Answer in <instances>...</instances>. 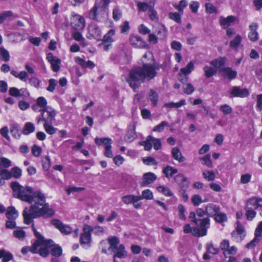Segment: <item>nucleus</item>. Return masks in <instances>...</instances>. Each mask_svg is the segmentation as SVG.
Masks as SVG:
<instances>
[{
	"label": "nucleus",
	"instance_id": "obj_1",
	"mask_svg": "<svg viewBox=\"0 0 262 262\" xmlns=\"http://www.w3.org/2000/svg\"><path fill=\"white\" fill-rule=\"evenodd\" d=\"M159 67L156 64L145 63L142 67H134L129 72L126 81L133 90L139 89L140 84L145 79L150 80L154 78L157 74L156 70Z\"/></svg>",
	"mask_w": 262,
	"mask_h": 262
},
{
	"label": "nucleus",
	"instance_id": "obj_2",
	"mask_svg": "<svg viewBox=\"0 0 262 262\" xmlns=\"http://www.w3.org/2000/svg\"><path fill=\"white\" fill-rule=\"evenodd\" d=\"M54 214L55 211L46 202L38 208H36L35 206L31 208L26 207L23 212L24 222L26 225H29L33 222L34 219L41 216L45 218L51 217Z\"/></svg>",
	"mask_w": 262,
	"mask_h": 262
},
{
	"label": "nucleus",
	"instance_id": "obj_3",
	"mask_svg": "<svg viewBox=\"0 0 262 262\" xmlns=\"http://www.w3.org/2000/svg\"><path fill=\"white\" fill-rule=\"evenodd\" d=\"M11 187L14 197L26 202L30 200V197L33 191L32 187L28 186H23L16 181L11 183Z\"/></svg>",
	"mask_w": 262,
	"mask_h": 262
},
{
	"label": "nucleus",
	"instance_id": "obj_4",
	"mask_svg": "<svg viewBox=\"0 0 262 262\" xmlns=\"http://www.w3.org/2000/svg\"><path fill=\"white\" fill-rule=\"evenodd\" d=\"M108 242L110 245L108 250L115 253V257L123 258L127 256V252L124 245L121 244L118 246L119 243L118 237L115 236L110 237L108 238Z\"/></svg>",
	"mask_w": 262,
	"mask_h": 262
},
{
	"label": "nucleus",
	"instance_id": "obj_5",
	"mask_svg": "<svg viewBox=\"0 0 262 262\" xmlns=\"http://www.w3.org/2000/svg\"><path fill=\"white\" fill-rule=\"evenodd\" d=\"M262 208V199L253 197L248 199L246 204V216L248 220L251 221L256 215L255 209Z\"/></svg>",
	"mask_w": 262,
	"mask_h": 262
},
{
	"label": "nucleus",
	"instance_id": "obj_6",
	"mask_svg": "<svg viewBox=\"0 0 262 262\" xmlns=\"http://www.w3.org/2000/svg\"><path fill=\"white\" fill-rule=\"evenodd\" d=\"M33 232L37 239L32 245L31 248L30 249V252L32 253H37V248L41 245L49 247H51L54 245V242L52 239H45L44 237L37 230L34 231Z\"/></svg>",
	"mask_w": 262,
	"mask_h": 262
},
{
	"label": "nucleus",
	"instance_id": "obj_7",
	"mask_svg": "<svg viewBox=\"0 0 262 262\" xmlns=\"http://www.w3.org/2000/svg\"><path fill=\"white\" fill-rule=\"evenodd\" d=\"M56 113L55 110L49 106L41 112L40 115L37 118V123L39 124L41 121L45 122H53L55 120Z\"/></svg>",
	"mask_w": 262,
	"mask_h": 262
},
{
	"label": "nucleus",
	"instance_id": "obj_8",
	"mask_svg": "<svg viewBox=\"0 0 262 262\" xmlns=\"http://www.w3.org/2000/svg\"><path fill=\"white\" fill-rule=\"evenodd\" d=\"M30 200L27 202L31 204L29 208L35 206L36 208H38L46 202V197L40 191H33L30 197Z\"/></svg>",
	"mask_w": 262,
	"mask_h": 262
},
{
	"label": "nucleus",
	"instance_id": "obj_9",
	"mask_svg": "<svg viewBox=\"0 0 262 262\" xmlns=\"http://www.w3.org/2000/svg\"><path fill=\"white\" fill-rule=\"evenodd\" d=\"M208 229L203 227H193L192 228L189 224L185 225L183 231L185 233H191L195 236H203L207 234Z\"/></svg>",
	"mask_w": 262,
	"mask_h": 262
},
{
	"label": "nucleus",
	"instance_id": "obj_10",
	"mask_svg": "<svg viewBox=\"0 0 262 262\" xmlns=\"http://www.w3.org/2000/svg\"><path fill=\"white\" fill-rule=\"evenodd\" d=\"M71 26L75 30H82L85 26V19L79 14H73L71 18Z\"/></svg>",
	"mask_w": 262,
	"mask_h": 262
},
{
	"label": "nucleus",
	"instance_id": "obj_11",
	"mask_svg": "<svg viewBox=\"0 0 262 262\" xmlns=\"http://www.w3.org/2000/svg\"><path fill=\"white\" fill-rule=\"evenodd\" d=\"M236 224L235 230L232 232L231 236L234 241L240 242L245 236V230L239 221Z\"/></svg>",
	"mask_w": 262,
	"mask_h": 262
},
{
	"label": "nucleus",
	"instance_id": "obj_12",
	"mask_svg": "<svg viewBox=\"0 0 262 262\" xmlns=\"http://www.w3.org/2000/svg\"><path fill=\"white\" fill-rule=\"evenodd\" d=\"M83 231V233L80 235V243L81 245L89 244L91 241V232L93 231V228L88 225H84Z\"/></svg>",
	"mask_w": 262,
	"mask_h": 262
},
{
	"label": "nucleus",
	"instance_id": "obj_13",
	"mask_svg": "<svg viewBox=\"0 0 262 262\" xmlns=\"http://www.w3.org/2000/svg\"><path fill=\"white\" fill-rule=\"evenodd\" d=\"M196 214L194 212H191L189 214V219L194 222L199 227L206 228L208 229L210 226V220L208 217H205L202 219H198L195 217Z\"/></svg>",
	"mask_w": 262,
	"mask_h": 262
},
{
	"label": "nucleus",
	"instance_id": "obj_14",
	"mask_svg": "<svg viewBox=\"0 0 262 262\" xmlns=\"http://www.w3.org/2000/svg\"><path fill=\"white\" fill-rule=\"evenodd\" d=\"M51 224L58 229L61 233L66 235L70 234L72 233V228L69 225L63 224L60 220L57 219L53 220Z\"/></svg>",
	"mask_w": 262,
	"mask_h": 262
},
{
	"label": "nucleus",
	"instance_id": "obj_15",
	"mask_svg": "<svg viewBox=\"0 0 262 262\" xmlns=\"http://www.w3.org/2000/svg\"><path fill=\"white\" fill-rule=\"evenodd\" d=\"M46 58L51 64L54 72H57L60 70L61 60L59 58L54 56L53 53H49L47 55Z\"/></svg>",
	"mask_w": 262,
	"mask_h": 262
},
{
	"label": "nucleus",
	"instance_id": "obj_16",
	"mask_svg": "<svg viewBox=\"0 0 262 262\" xmlns=\"http://www.w3.org/2000/svg\"><path fill=\"white\" fill-rule=\"evenodd\" d=\"M219 72L225 79H228L230 80L236 78L237 75V71L233 70L230 67L221 68Z\"/></svg>",
	"mask_w": 262,
	"mask_h": 262
},
{
	"label": "nucleus",
	"instance_id": "obj_17",
	"mask_svg": "<svg viewBox=\"0 0 262 262\" xmlns=\"http://www.w3.org/2000/svg\"><path fill=\"white\" fill-rule=\"evenodd\" d=\"M229 241L227 239H224L220 245V249L223 251V254L227 257V254L235 255L237 252V248L235 246H231L230 250H227L229 245Z\"/></svg>",
	"mask_w": 262,
	"mask_h": 262
},
{
	"label": "nucleus",
	"instance_id": "obj_18",
	"mask_svg": "<svg viewBox=\"0 0 262 262\" xmlns=\"http://www.w3.org/2000/svg\"><path fill=\"white\" fill-rule=\"evenodd\" d=\"M174 180L182 190H187L189 187L190 183L189 180L182 173H179L176 175L174 177Z\"/></svg>",
	"mask_w": 262,
	"mask_h": 262
},
{
	"label": "nucleus",
	"instance_id": "obj_19",
	"mask_svg": "<svg viewBox=\"0 0 262 262\" xmlns=\"http://www.w3.org/2000/svg\"><path fill=\"white\" fill-rule=\"evenodd\" d=\"M47 103V100L43 97H39L37 99L36 103L32 105V108L36 112H41L49 107Z\"/></svg>",
	"mask_w": 262,
	"mask_h": 262
},
{
	"label": "nucleus",
	"instance_id": "obj_20",
	"mask_svg": "<svg viewBox=\"0 0 262 262\" xmlns=\"http://www.w3.org/2000/svg\"><path fill=\"white\" fill-rule=\"evenodd\" d=\"M129 41L131 45L137 48H148V45L142 39L141 37L137 35H130Z\"/></svg>",
	"mask_w": 262,
	"mask_h": 262
},
{
	"label": "nucleus",
	"instance_id": "obj_21",
	"mask_svg": "<svg viewBox=\"0 0 262 262\" xmlns=\"http://www.w3.org/2000/svg\"><path fill=\"white\" fill-rule=\"evenodd\" d=\"M232 97L244 98L247 97L249 95V92L247 89H241L239 86H233L230 92Z\"/></svg>",
	"mask_w": 262,
	"mask_h": 262
},
{
	"label": "nucleus",
	"instance_id": "obj_22",
	"mask_svg": "<svg viewBox=\"0 0 262 262\" xmlns=\"http://www.w3.org/2000/svg\"><path fill=\"white\" fill-rule=\"evenodd\" d=\"M157 179V176L152 172H147L143 174V179L140 182L142 187H145L152 183Z\"/></svg>",
	"mask_w": 262,
	"mask_h": 262
},
{
	"label": "nucleus",
	"instance_id": "obj_23",
	"mask_svg": "<svg viewBox=\"0 0 262 262\" xmlns=\"http://www.w3.org/2000/svg\"><path fill=\"white\" fill-rule=\"evenodd\" d=\"M258 27V24L252 23L249 25L250 32L248 34V38L252 41H255L258 39V33L257 31Z\"/></svg>",
	"mask_w": 262,
	"mask_h": 262
},
{
	"label": "nucleus",
	"instance_id": "obj_24",
	"mask_svg": "<svg viewBox=\"0 0 262 262\" xmlns=\"http://www.w3.org/2000/svg\"><path fill=\"white\" fill-rule=\"evenodd\" d=\"M206 213L209 216H213L220 212V208L214 204H209L206 207Z\"/></svg>",
	"mask_w": 262,
	"mask_h": 262
},
{
	"label": "nucleus",
	"instance_id": "obj_25",
	"mask_svg": "<svg viewBox=\"0 0 262 262\" xmlns=\"http://www.w3.org/2000/svg\"><path fill=\"white\" fill-rule=\"evenodd\" d=\"M236 18L235 16L230 15L227 17L221 16L219 18L220 24L224 28H227L229 27L231 24L233 23Z\"/></svg>",
	"mask_w": 262,
	"mask_h": 262
},
{
	"label": "nucleus",
	"instance_id": "obj_26",
	"mask_svg": "<svg viewBox=\"0 0 262 262\" xmlns=\"http://www.w3.org/2000/svg\"><path fill=\"white\" fill-rule=\"evenodd\" d=\"M89 32L90 35L95 38H98L101 36V30L95 24H92L89 26Z\"/></svg>",
	"mask_w": 262,
	"mask_h": 262
},
{
	"label": "nucleus",
	"instance_id": "obj_27",
	"mask_svg": "<svg viewBox=\"0 0 262 262\" xmlns=\"http://www.w3.org/2000/svg\"><path fill=\"white\" fill-rule=\"evenodd\" d=\"M76 62L78 63L82 68L90 69H93L95 67V64L91 60L86 61L83 59L77 57L75 60Z\"/></svg>",
	"mask_w": 262,
	"mask_h": 262
},
{
	"label": "nucleus",
	"instance_id": "obj_28",
	"mask_svg": "<svg viewBox=\"0 0 262 262\" xmlns=\"http://www.w3.org/2000/svg\"><path fill=\"white\" fill-rule=\"evenodd\" d=\"M136 125L135 124H133L131 126L130 129H129L125 137V140L126 141L128 142H131L133 141L137 138V134L135 132Z\"/></svg>",
	"mask_w": 262,
	"mask_h": 262
},
{
	"label": "nucleus",
	"instance_id": "obj_29",
	"mask_svg": "<svg viewBox=\"0 0 262 262\" xmlns=\"http://www.w3.org/2000/svg\"><path fill=\"white\" fill-rule=\"evenodd\" d=\"M171 155L172 158L179 162H183L185 160V157L182 155L180 149L177 147L172 149Z\"/></svg>",
	"mask_w": 262,
	"mask_h": 262
},
{
	"label": "nucleus",
	"instance_id": "obj_30",
	"mask_svg": "<svg viewBox=\"0 0 262 262\" xmlns=\"http://www.w3.org/2000/svg\"><path fill=\"white\" fill-rule=\"evenodd\" d=\"M122 201L125 204L128 205L131 203H135L136 202H138L139 200L138 195L128 194L123 196L122 198Z\"/></svg>",
	"mask_w": 262,
	"mask_h": 262
},
{
	"label": "nucleus",
	"instance_id": "obj_31",
	"mask_svg": "<svg viewBox=\"0 0 262 262\" xmlns=\"http://www.w3.org/2000/svg\"><path fill=\"white\" fill-rule=\"evenodd\" d=\"M227 58L225 57H220L212 60L210 64L214 68H219L224 66L226 62Z\"/></svg>",
	"mask_w": 262,
	"mask_h": 262
},
{
	"label": "nucleus",
	"instance_id": "obj_32",
	"mask_svg": "<svg viewBox=\"0 0 262 262\" xmlns=\"http://www.w3.org/2000/svg\"><path fill=\"white\" fill-rule=\"evenodd\" d=\"M95 143L98 146H100L101 144H103L105 146V149L108 145H110V146H112L111 144L112 143V140L111 138H96L95 139Z\"/></svg>",
	"mask_w": 262,
	"mask_h": 262
},
{
	"label": "nucleus",
	"instance_id": "obj_33",
	"mask_svg": "<svg viewBox=\"0 0 262 262\" xmlns=\"http://www.w3.org/2000/svg\"><path fill=\"white\" fill-rule=\"evenodd\" d=\"M178 169L174 168L170 166H167L166 167L163 168V172L165 174L166 178H169L172 177L174 174L178 173Z\"/></svg>",
	"mask_w": 262,
	"mask_h": 262
},
{
	"label": "nucleus",
	"instance_id": "obj_34",
	"mask_svg": "<svg viewBox=\"0 0 262 262\" xmlns=\"http://www.w3.org/2000/svg\"><path fill=\"white\" fill-rule=\"evenodd\" d=\"M10 132L13 137L16 139H19L20 137L19 126L17 124H12L10 127Z\"/></svg>",
	"mask_w": 262,
	"mask_h": 262
},
{
	"label": "nucleus",
	"instance_id": "obj_35",
	"mask_svg": "<svg viewBox=\"0 0 262 262\" xmlns=\"http://www.w3.org/2000/svg\"><path fill=\"white\" fill-rule=\"evenodd\" d=\"M13 235L18 239L23 241L26 237V232L23 230L22 228L18 227H16L15 230H14Z\"/></svg>",
	"mask_w": 262,
	"mask_h": 262
},
{
	"label": "nucleus",
	"instance_id": "obj_36",
	"mask_svg": "<svg viewBox=\"0 0 262 262\" xmlns=\"http://www.w3.org/2000/svg\"><path fill=\"white\" fill-rule=\"evenodd\" d=\"M6 216L8 220H15L18 216L17 211L13 207H9L6 213Z\"/></svg>",
	"mask_w": 262,
	"mask_h": 262
},
{
	"label": "nucleus",
	"instance_id": "obj_37",
	"mask_svg": "<svg viewBox=\"0 0 262 262\" xmlns=\"http://www.w3.org/2000/svg\"><path fill=\"white\" fill-rule=\"evenodd\" d=\"M167 29L164 25L161 24L157 27V33L160 39L165 38L166 36Z\"/></svg>",
	"mask_w": 262,
	"mask_h": 262
},
{
	"label": "nucleus",
	"instance_id": "obj_38",
	"mask_svg": "<svg viewBox=\"0 0 262 262\" xmlns=\"http://www.w3.org/2000/svg\"><path fill=\"white\" fill-rule=\"evenodd\" d=\"M51 247H53L51 249V254L55 257H59L62 255V248L58 245H55L54 243V245Z\"/></svg>",
	"mask_w": 262,
	"mask_h": 262
},
{
	"label": "nucleus",
	"instance_id": "obj_39",
	"mask_svg": "<svg viewBox=\"0 0 262 262\" xmlns=\"http://www.w3.org/2000/svg\"><path fill=\"white\" fill-rule=\"evenodd\" d=\"M153 198L154 195L152 191L148 189L143 190L141 195H138L139 201L142 199L151 200Z\"/></svg>",
	"mask_w": 262,
	"mask_h": 262
},
{
	"label": "nucleus",
	"instance_id": "obj_40",
	"mask_svg": "<svg viewBox=\"0 0 262 262\" xmlns=\"http://www.w3.org/2000/svg\"><path fill=\"white\" fill-rule=\"evenodd\" d=\"M200 160L202 164L206 165L208 167L212 168L213 167V164L209 155L207 154L200 158Z\"/></svg>",
	"mask_w": 262,
	"mask_h": 262
},
{
	"label": "nucleus",
	"instance_id": "obj_41",
	"mask_svg": "<svg viewBox=\"0 0 262 262\" xmlns=\"http://www.w3.org/2000/svg\"><path fill=\"white\" fill-rule=\"evenodd\" d=\"M35 130V126L32 123L27 122L25 123L23 133L24 135H29L31 133L34 132Z\"/></svg>",
	"mask_w": 262,
	"mask_h": 262
},
{
	"label": "nucleus",
	"instance_id": "obj_42",
	"mask_svg": "<svg viewBox=\"0 0 262 262\" xmlns=\"http://www.w3.org/2000/svg\"><path fill=\"white\" fill-rule=\"evenodd\" d=\"M205 75L207 78H210L215 74L216 70L214 68L205 66L204 67Z\"/></svg>",
	"mask_w": 262,
	"mask_h": 262
},
{
	"label": "nucleus",
	"instance_id": "obj_43",
	"mask_svg": "<svg viewBox=\"0 0 262 262\" xmlns=\"http://www.w3.org/2000/svg\"><path fill=\"white\" fill-rule=\"evenodd\" d=\"M149 96L150 98V100L151 101L152 105L154 106H156L159 100V96L158 93L154 91L153 90H150Z\"/></svg>",
	"mask_w": 262,
	"mask_h": 262
},
{
	"label": "nucleus",
	"instance_id": "obj_44",
	"mask_svg": "<svg viewBox=\"0 0 262 262\" xmlns=\"http://www.w3.org/2000/svg\"><path fill=\"white\" fill-rule=\"evenodd\" d=\"M52 122H45L43 124V127L46 132L49 135H53L57 130L56 128H55L52 126Z\"/></svg>",
	"mask_w": 262,
	"mask_h": 262
},
{
	"label": "nucleus",
	"instance_id": "obj_45",
	"mask_svg": "<svg viewBox=\"0 0 262 262\" xmlns=\"http://www.w3.org/2000/svg\"><path fill=\"white\" fill-rule=\"evenodd\" d=\"M186 104L184 99L181 100L180 101L174 103L173 102L166 103L164 104V106L168 108H179Z\"/></svg>",
	"mask_w": 262,
	"mask_h": 262
},
{
	"label": "nucleus",
	"instance_id": "obj_46",
	"mask_svg": "<svg viewBox=\"0 0 262 262\" xmlns=\"http://www.w3.org/2000/svg\"><path fill=\"white\" fill-rule=\"evenodd\" d=\"M151 136H148L146 140L140 142V144L144 146L146 150L149 151L152 148Z\"/></svg>",
	"mask_w": 262,
	"mask_h": 262
},
{
	"label": "nucleus",
	"instance_id": "obj_47",
	"mask_svg": "<svg viewBox=\"0 0 262 262\" xmlns=\"http://www.w3.org/2000/svg\"><path fill=\"white\" fill-rule=\"evenodd\" d=\"M203 176L208 181H212L215 178V175L213 171L206 170L203 172Z\"/></svg>",
	"mask_w": 262,
	"mask_h": 262
},
{
	"label": "nucleus",
	"instance_id": "obj_48",
	"mask_svg": "<svg viewBox=\"0 0 262 262\" xmlns=\"http://www.w3.org/2000/svg\"><path fill=\"white\" fill-rule=\"evenodd\" d=\"M116 31L114 29H111L107 34H106L103 38V41L104 42L111 43L113 41L112 36L115 34Z\"/></svg>",
	"mask_w": 262,
	"mask_h": 262
},
{
	"label": "nucleus",
	"instance_id": "obj_49",
	"mask_svg": "<svg viewBox=\"0 0 262 262\" xmlns=\"http://www.w3.org/2000/svg\"><path fill=\"white\" fill-rule=\"evenodd\" d=\"M194 68V66L193 63L190 61L187 64L186 67L181 69V71L183 74L187 75L190 73Z\"/></svg>",
	"mask_w": 262,
	"mask_h": 262
},
{
	"label": "nucleus",
	"instance_id": "obj_50",
	"mask_svg": "<svg viewBox=\"0 0 262 262\" xmlns=\"http://www.w3.org/2000/svg\"><path fill=\"white\" fill-rule=\"evenodd\" d=\"M157 190L159 192L163 193L164 195L168 196H172L173 193L169 188L163 186H159L157 187Z\"/></svg>",
	"mask_w": 262,
	"mask_h": 262
},
{
	"label": "nucleus",
	"instance_id": "obj_51",
	"mask_svg": "<svg viewBox=\"0 0 262 262\" xmlns=\"http://www.w3.org/2000/svg\"><path fill=\"white\" fill-rule=\"evenodd\" d=\"M214 220L216 222L222 223L227 220V217L225 213L218 212L214 215Z\"/></svg>",
	"mask_w": 262,
	"mask_h": 262
},
{
	"label": "nucleus",
	"instance_id": "obj_52",
	"mask_svg": "<svg viewBox=\"0 0 262 262\" xmlns=\"http://www.w3.org/2000/svg\"><path fill=\"white\" fill-rule=\"evenodd\" d=\"M0 54L2 57L3 60L5 61H8L10 60V55L9 52L3 47L0 48Z\"/></svg>",
	"mask_w": 262,
	"mask_h": 262
},
{
	"label": "nucleus",
	"instance_id": "obj_53",
	"mask_svg": "<svg viewBox=\"0 0 262 262\" xmlns=\"http://www.w3.org/2000/svg\"><path fill=\"white\" fill-rule=\"evenodd\" d=\"M169 125V123L166 121H162L160 124L155 126L152 129L153 132H162L165 127Z\"/></svg>",
	"mask_w": 262,
	"mask_h": 262
},
{
	"label": "nucleus",
	"instance_id": "obj_54",
	"mask_svg": "<svg viewBox=\"0 0 262 262\" xmlns=\"http://www.w3.org/2000/svg\"><path fill=\"white\" fill-rule=\"evenodd\" d=\"M50 248V247L47 246H43V247H41L39 249H37V253H39V255L42 257H47L50 253L49 250L48 249Z\"/></svg>",
	"mask_w": 262,
	"mask_h": 262
},
{
	"label": "nucleus",
	"instance_id": "obj_55",
	"mask_svg": "<svg viewBox=\"0 0 262 262\" xmlns=\"http://www.w3.org/2000/svg\"><path fill=\"white\" fill-rule=\"evenodd\" d=\"M241 40V36L239 35H237L233 40L230 41V47L232 48H236L240 44Z\"/></svg>",
	"mask_w": 262,
	"mask_h": 262
},
{
	"label": "nucleus",
	"instance_id": "obj_56",
	"mask_svg": "<svg viewBox=\"0 0 262 262\" xmlns=\"http://www.w3.org/2000/svg\"><path fill=\"white\" fill-rule=\"evenodd\" d=\"M57 85V81L54 79H51L49 81V86L47 88V90L51 92H53Z\"/></svg>",
	"mask_w": 262,
	"mask_h": 262
},
{
	"label": "nucleus",
	"instance_id": "obj_57",
	"mask_svg": "<svg viewBox=\"0 0 262 262\" xmlns=\"http://www.w3.org/2000/svg\"><path fill=\"white\" fill-rule=\"evenodd\" d=\"M122 16V11L118 7H116L113 11V18L116 20L118 21Z\"/></svg>",
	"mask_w": 262,
	"mask_h": 262
},
{
	"label": "nucleus",
	"instance_id": "obj_58",
	"mask_svg": "<svg viewBox=\"0 0 262 262\" xmlns=\"http://www.w3.org/2000/svg\"><path fill=\"white\" fill-rule=\"evenodd\" d=\"M183 89L184 92L187 95L192 94L194 91L193 86L191 83H187L184 85Z\"/></svg>",
	"mask_w": 262,
	"mask_h": 262
},
{
	"label": "nucleus",
	"instance_id": "obj_59",
	"mask_svg": "<svg viewBox=\"0 0 262 262\" xmlns=\"http://www.w3.org/2000/svg\"><path fill=\"white\" fill-rule=\"evenodd\" d=\"M12 177L18 179L21 176V170L18 167H15L11 170Z\"/></svg>",
	"mask_w": 262,
	"mask_h": 262
},
{
	"label": "nucleus",
	"instance_id": "obj_60",
	"mask_svg": "<svg viewBox=\"0 0 262 262\" xmlns=\"http://www.w3.org/2000/svg\"><path fill=\"white\" fill-rule=\"evenodd\" d=\"M43 168L45 170H48L51 166V160L49 156H46L42 161Z\"/></svg>",
	"mask_w": 262,
	"mask_h": 262
},
{
	"label": "nucleus",
	"instance_id": "obj_61",
	"mask_svg": "<svg viewBox=\"0 0 262 262\" xmlns=\"http://www.w3.org/2000/svg\"><path fill=\"white\" fill-rule=\"evenodd\" d=\"M169 18L173 20L177 23H180L181 22V17L180 14L177 12H170L168 14Z\"/></svg>",
	"mask_w": 262,
	"mask_h": 262
},
{
	"label": "nucleus",
	"instance_id": "obj_62",
	"mask_svg": "<svg viewBox=\"0 0 262 262\" xmlns=\"http://www.w3.org/2000/svg\"><path fill=\"white\" fill-rule=\"evenodd\" d=\"M13 12L11 11H6L3 12L0 14V24L3 23L7 17L12 16Z\"/></svg>",
	"mask_w": 262,
	"mask_h": 262
},
{
	"label": "nucleus",
	"instance_id": "obj_63",
	"mask_svg": "<svg viewBox=\"0 0 262 262\" xmlns=\"http://www.w3.org/2000/svg\"><path fill=\"white\" fill-rule=\"evenodd\" d=\"M220 110L225 115H228L232 113V108L228 104H224L220 106Z\"/></svg>",
	"mask_w": 262,
	"mask_h": 262
},
{
	"label": "nucleus",
	"instance_id": "obj_64",
	"mask_svg": "<svg viewBox=\"0 0 262 262\" xmlns=\"http://www.w3.org/2000/svg\"><path fill=\"white\" fill-rule=\"evenodd\" d=\"M191 201L195 206H198L202 202V198L199 194H195L191 198Z\"/></svg>",
	"mask_w": 262,
	"mask_h": 262
}]
</instances>
